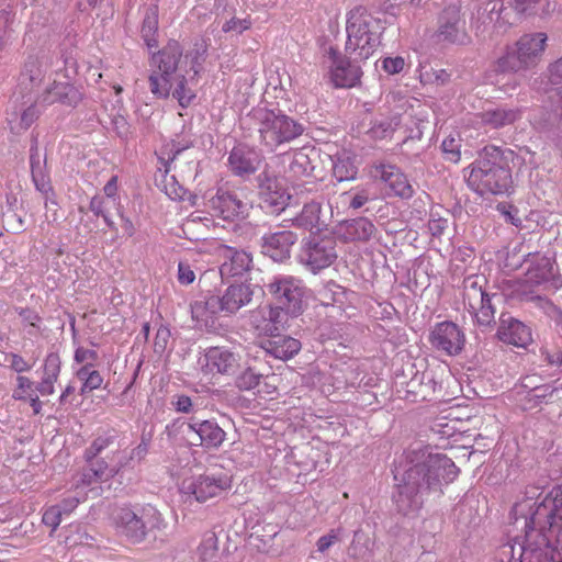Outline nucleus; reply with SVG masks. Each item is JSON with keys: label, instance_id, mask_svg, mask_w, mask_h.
Wrapping results in <instances>:
<instances>
[{"label": "nucleus", "instance_id": "nucleus-1", "mask_svg": "<svg viewBox=\"0 0 562 562\" xmlns=\"http://www.w3.org/2000/svg\"><path fill=\"white\" fill-rule=\"evenodd\" d=\"M458 474L459 468L446 454H428L405 470L393 494L396 510L404 516L417 514L426 502L439 498Z\"/></svg>", "mask_w": 562, "mask_h": 562}, {"label": "nucleus", "instance_id": "nucleus-2", "mask_svg": "<svg viewBox=\"0 0 562 562\" xmlns=\"http://www.w3.org/2000/svg\"><path fill=\"white\" fill-rule=\"evenodd\" d=\"M525 519L521 562H562V484L554 486Z\"/></svg>", "mask_w": 562, "mask_h": 562}, {"label": "nucleus", "instance_id": "nucleus-3", "mask_svg": "<svg viewBox=\"0 0 562 562\" xmlns=\"http://www.w3.org/2000/svg\"><path fill=\"white\" fill-rule=\"evenodd\" d=\"M467 183L480 195L508 192L513 179L504 151L496 146L484 147L480 158L472 164Z\"/></svg>", "mask_w": 562, "mask_h": 562}, {"label": "nucleus", "instance_id": "nucleus-4", "mask_svg": "<svg viewBox=\"0 0 562 562\" xmlns=\"http://www.w3.org/2000/svg\"><path fill=\"white\" fill-rule=\"evenodd\" d=\"M183 65L184 55L177 41H169L162 49L154 53L150 57L153 69L148 77L150 92L159 99L169 98L175 76Z\"/></svg>", "mask_w": 562, "mask_h": 562}, {"label": "nucleus", "instance_id": "nucleus-5", "mask_svg": "<svg viewBox=\"0 0 562 562\" xmlns=\"http://www.w3.org/2000/svg\"><path fill=\"white\" fill-rule=\"evenodd\" d=\"M233 475L228 472H191L181 479L179 493L186 501L204 504L227 494L233 487Z\"/></svg>", "mask_w": 562, "mask_h": 562}, {"label": "nucleus", "instance_id": "nucleus-6", "mask_svg": "<svg viewBox=\"0 0 562 562\" xmlns=\"http://www.w3.org/2000/svg\"><path fill=\"white\" fill-rule=\"evenodd\" d=\"M256 117L260 143L271 150L290 143L303 133L301 124L281 112L259 109L256 111Z\"/></svg>", "mask_w": 562, "mask_h": 562}, {"label": "nucleus", "instance_id": "nucleus-7", "mask_svg": "<svg viewBox=\"0 0 562 562\" xmlns=\"http://www.w3.org/2000/svg\"><path fill=\"white\" fill-rule=\"evenodd\" d=\"M547 35L544 33L525 34L497 60V70L502 72L519 71L535 65L544 50Z\"/></svg>", "mask_w": 562, "mask_h": 562}, {"label": "nucleus", "instance_id": "nucleus-8", "mask_svg": "<svg viewBox=\"0 0 562 562\" xmlns=\"http://www.w3.org/2000/svg\"><path fill=\"white\" fill-rule=\"evenodd\" d=\"M277 306L291 316L303 312L305 288L302 280L292 276H277L266 285Z\"/></svg>", "mask_w": 562, "mask_h": 562}, {"label": "nucleus", "instance_id": "nucleus-9", "mask_svg": "<svg viewBox=\"0 0 562 562\" xmlns=\"http://www.w3.org/2000/svg\"><path fill=\"white\" fill-rule=\"evenodd\" d=\"M435 36L438 43L464 45L469 42L467 21L458 2L447 4L439 12Z\"/></svg>", "mask_w": 562, "mask_h": 562}, {"label": "nucleus", "instance_id": "nucleus-10", "mask_svg": "<svg viewBox=\"0 0 562 562\" xmlns=\"http://www.w3.org/2000/svg\"><path fill=\"white\" fill-rule=\"evenodd\" d=\"M335 239L328 234H312L300 252V262L317 272L329 267L337 257Z\"/></svg>", "mask_w": 562, "mask_h": 562}, {"label": "nucleus", "instance_id": "nucleus-11", "mask_svg": "<svg viewBox=\"0 0 562 562\" xmlns=\"http://www.w3.org/2000/svg\"><path fill=\"white\" fill-rule=\"evenodd\" d=\"M69 60L64 57L59 52L49 49H40L35 53L29 54L26 57L21 76L27 79L31 83H41L46 75L50 71H59L61 67H66Z\"/></svg>", "mask_w": 562, "mask_h": 562}, {"label": "nucleus", "instance_id": "nucleus-12", "mask_svg": "<svg viewBox=\"0 0 562 562\" xmlns=\"http://www.w3.org/2000/svg\"><path fill=\"white\" fill-rule=\"evenodd\" d=\"M200 54L189 52L184 55V65L175 76V82L170 95L176 99L183 109L192 104L196 98L193 86L196 83V77L200 72Z\"/></svg>", "mask_w": 562, "mask_h": 562}, {"label": "nucleus", "instance_id": "nucleus-13", "mask_svg": "<svg viewBox=\"0 0 562 562\" xmlns=\"http://www.w3.org/2000/svg\"><path fill=\"white\" fill-rule=\"evenodd\" d=\"M252 295L254 291L249 284L236 283L229 285L222 296L209 297L205 302V306L210 308L213 314L217 312L233 314L249 304L252 300Z\"/></svg>", "mask_w": 562, "mask_h": 562}, {"label": "nucleus", "instance_id": "nucleus-14", "mask_svg": "<svg viewBox=\"0 0 562 562\" xmlns=\"http://www.w3.org/2000/svg\"><path fill=\"white\" fill-rule=\"evenodd\" d=\"M145 512H151V509H143L140 516L128 507L115 509L112 520L117 533L125 537L132 543L142 542L147 535V525L144 520ZM153 512L156 513L154 509Z\"/></svg>", "mask_w": 562, "mask_h": 562}, {"label": "nucleus", "instance_id": "nucleus-15", "mask_svg": "<svg viewBox=\"0 0 562 562\" xmlns=\"http://www.w3.org/2000/svg\"><path fill=\"white\" fill-rule=\"evenodd\" d=\"M191 146V143H187L183 146H179L175 142L167 144L165 150H161V156H159L160 166L158 167L159 171L164 172V179L161 180V184L165 193L171 200H182L186 194V189L176 180V177L169 176L171 170V165L176 161L178 156L187 148Z\"/></svg>", "mask_w": 562, "mask_h": 562}, {"label": "nucleus", "instance_id": "nucleus-16", "mask_svg": "<svg viewBox=\"0 0 562 562\" xmlns=\"http://www.w3.org/2000/svg\"><path fill=\"white\" fill-rule=\"evenodd\" d=\"M429 340L434 348L449 356L459 355L464 347V334L452 322H442L435 326Z\"/></svg>", "mask_w": 562, "mask_h": 562}, {"label": "nucleus", "instance_id": "nucleus-17", "mask_svg": "<svg viewBox=\"0 0 562 562\" xmlns=\"http://www.w3.org/2000/svg\"><path fill=\"white\" fill-rule=\"evenodd\" d=\"M189 442L193 447L206 450L218 449L226 439V432L214 420L193 422L188 424Z\"/></svg>", "mask_w": 562, "mask_h": 562}, {"label": "nucleus", "instance_id": "nucleus-18", "mask_svg": "<svg viewBox=\"0 0 562 562\" xmlns=\"http://www.w3.org/2000/svg\"><path fill=\"white\" fill-rule=\"evenodd\" d=\"M526 282L532 285H542L547 290H559L562 288V278L554 267L551 258L537 257L528 267Z\"/></svg>", "mask_w": 562, "mask_h": 562}, {"label": "nucleus", "instance_id": "nucleus-19", "mask_svg": "<svg viewBox=\"0 0 562 562\" xmlns=\"http://www.w3.org/2000/svg\"><path fill=\"white\" fill-rule=\"evenodd\" d=\"M239 368V357L225 347H211L203 356L202 369L205 373L231 375Z\"/></svg>", "mask_w": 562, "mask_h": 562}, {"label": "nucleus", "instance_id": "nucleus-20", "mask_svg": "<svg viewBox=\"0 0 562 562\" xmlns=\"http://www.w3.org/2000/svg\"><path fill=\"white\" fill-rule=\"evenodd\" d=\"M495 337L502 342L521 348L532 341L530 328L509 313H502L499 315V324Z\"/></svg>", "mask_w": 562, "mask_h": 562}, {"label": "nucleus", "instance_id": "nucleus-21", "mask_svg": "<svg viewBox=\"0 0 562 562\" xmlns=\"http://www.w3.org/2000/svg\"><path fill=\"white\" fill-rule=\"evenodd\" d=\"M210 206L215 216L229 222L245 218L249 210L247 203L224 191H217L215 196L210 200Z\"/></svg>", "mask_w": 562, "mask_h": 562}, {"label": "nucleus", "instance_id": "nucleus-22", "mask_svg": "<svg viewBox=\"0 0 562 562\" xmlns=\"http://www.w3.org/2000/svg\"><path fill=\"white\" fill-rule=\"evenodd\" d=\"M259 347L279 360H290L301 350L300 340L280 333L260 337Z\"/></svg>", "mask_w": 562, "mask_h": 562}, {"label": "nucleus", "instance_id": "nucleus-23", "mask_svg": "<svg viewBox=\"0 0 562 562\" xmlns=\"http://www.w3.org/2000/svg\"><path fill=\"white\" fill-rule=\"evenodd\" d=\"M296 241V235L290 231H281L266 235L262 243V252L274 261H282L290 257L291 247Z\"/></svg>", "mask_w": 562, "mask_h": 562}, {"label": "nucleus", "instance_id": "nucleus-24", "mask_svg": "<svg viewBox=\"0 0 562 562\" xmlns=\"http://www.w3.org/2000/svg\"><path fill=\"white\" fill-rule=\"evenodd\" d=\"M228 164L235 175L247 176L258 170L261 157L255 149L239 145L232 149Z\"/></svg>", "mask_w": 562, "mask_h": 562}, {"label": "nucleus", "instance_id": "nucleus-25", "mask_svg": "<svg viewBox=\"0 0 562 562\" xmlns=\"http://www.w3.org/2000/svg\"><path fill=\"white\" fill-rule=\"evenodd\" d=\"M364 9L362 7L356 8L353 10V16L359 14L361 18L358 30L353 37L356 41L353 42V53L357 54L355 59H367L370 55H372L376 42L375 34L369 31V20L364 16Z\"/></svg>", "mask_w": 562, "mask_h": 562}, {"label": "nucleus", "instance_id": "nucleus-26", "mask_svg": "<svg viewBox=\"0 0 562 562\" xmlns=\"http://www.w3.org/2000/svg\"><path fill=\"white\" fill-rule=\"evenodd\" d=\"M522 116V109L518 106H508L499 104L495 108L487 109L481 113V121L491 128H503L513 125Z\"/></svg>", "mask_w": 562, "mask_h": 562}, {"label": "nucleus", "instance_id": "nucleus-27", "mask_svg": "<svg viewBox=\"0 0 562 562\" xmlns=\"http://www.w3.org/2000/svg\"><path fill=\"white\" fill-rule=\"evenodd\" d=\"M81 100L79 90L69 82H54L44 91L41 102L44 105H50L56 102L75 106Z\"/></svg>", "mask_w": 562, "mask_h": 562}, {"label": "nucleus", "instance_id": "nucleus-28", "mask_svg": "<svg viewBox=\"0 0 562 562\" xmlns=\"http://www.w3.org/2000/svg\"><path fill=\"white\" fill-rule=\"evenodd\" d=\"M437 382L431 371L416 373L407 382V396L413 402L432 401L436 394Z\"/></svg>", "mask_w": 562, "mask_h": 562}, {"label": "nucleus", "instance_id": "nucleus-29", "mask_svg": "<svg viewBox=\"0 0 562 562\" xmlns=\"http://www.w3.org/2000/svg\"><path fill=\"white\" fill-rule=\"evenodd\" d=\"M257 314L260 319H255L256 328L260 331L261 337L271 336L279 333L280 328L286 323V313L283 308L273 305L259 307Z\"/></svg>", "mask_w": 562, "mask_h": 562}, {"label": "nucleus", "instance_id": "nucleus-30", "mask_svg": "<svg viewBox=\"0 0 562 562\" xmlns=\"http://www.w3.org/2000/svg\"><path fill=\"white\" fill-rule=\"evenodd\" d=\"M381 179L389 186L393 194L402 199H409L414 194L413 187L407 177L395 166L381 164L378 167Z\"/></svg>", "mask_w": 562, "mask_h": 562}, {"label": "nucleus", "instance_id": "nucleus-31", "mask_svg": "<svg viewBox=\"0 0 562 562\" xmlns=\"http://www.w3.org/2000/svg\"><path fill=\"white\" fill-rule=\"evenodd\" d=\"M502 301V295L498 293L487 294L477 301V305H473L474 308H468L469 312L474 316L475 324L482 329V331L490 330L494 327L496 303Z\"/></svg>", "mask_w": 562, "mask_h": 562}, {"label": "nucleus", "instance_id": "nucleus-32", "mask_svg": "<svg viewBox=\"0 0 562 562\" xmlns=\"http://www.w3.org/2000/svg\"><path fill=\"white\" fill-rule=\"evenodd\" d=\"M526 380H524L520 390L516 392V396L522 411H531L552 396L554 390L548 384L531 386Z\"/></svg>", "mask_w": 562, "mask_h": 562}, {"label": "nucleus", "instance_id": "nucleus-33", "mask_svg": "<svg viewBox=\"0 0 562 562\" xmlns=\"http://www.w3.org/2000/svg\"><path fill=\"white\" fill-rule=\"evenodd\" d=\"M225 261L221 266V274L226 277H237L247 272L252 263L251 256L232 247L224 249Z\"/></svg>", "mask_w": 562, "mask_h": 562}, {"label": "nucleus", "instance_id": "nucleus-34", "mask_svg": "<svg viewBox=\"0 0 562 562\" xmlns=\"http://www.w3.org/2000/svg\"><path fill=\"white\" fill-rule=\"evenodd\" d=\"M117 459L116 462L110 464L102 458L97 457L90 461H86L88 468L92 470L91 475H95L100 482H106L114 477L123 467L126 465V457L120 450L112 451V461Z\"/></svg>", "mask_w": 562, "mask_h": 562}, {"label": "nucleus", "instance_id": "nucleus-35", "mask_svg": "<svg viewBox=\"0 0 562 562\" xmlns=\"http://www.w3.org/2000/svg\"><path fill=\"white\" fill-rule=\"evenodd\" d=\"M260 195L265 207L272 213H279L284 210L290 199V194L277 181L272 180H268L261 187Z\"/></svg>", "mask_w": 562, "mask_h": 562}, {"label": "nucleus", "instance_id": "nucleus-36", "mask_svg": "<svg viewBox=\"0 0 562 562\" xmlns=\"http://www.w3.org/2000/svg\"><path fill=\"white\" fill-rule=\"evenodd\" d=\"M329 56L333 60L330 79L334 86L336 88L351 87L350 60L347 57L339 56L334 48L329 49Z\"/></svg>", "mask_w": 562, "mask_h": 562}, {"label": "nucleus", "instance_id": "nucleus-37", "mask_svg": "<svg viewBox=\"0 0 562 562\" xmlns=\"http://www.w3.org/2000/svg\"><path fill=\"white\" fill-rule=\"evenodd\" d=\"M486 279L483 276L473 274L464 279L463 281V299L468 304V308H474L473 305H477V301L488 293L484 290Z\"/></svg>", "mask_w": 562, "mask_h": 562}, {"label": "nucleus", "instance_id": "nucleus-38", "mask_svg": "<svg viewBox=\"0 0 562 562\" xmlns=\"http://www.w3.org/2000/svg\"><path fill=\"white\" fill-rule=\"evenodd\" d=\"M158 5L154 4L148 9L142 24V37L148 48L158 47Z\"/></svg>", "mask_w": 562, "mask_h": 562}, {"label": "nucleus", "instance_id": "nucleus-39", "mask_svg": "<svg viewBox=\"0 0 562 562\" xmlns=\"http://www.w3.org/2000/svg\"><path fill=\"white\" fill-rule=\"evenodd\" d=\"M376 382V376L363 375L358 382L357 390L353 391V405L364 408L376 404V394L369 390L375 386Z\"/></svg>", "mask_w": 562, "mask_h": 562}, {"label": "nucleus", "instance_id": "nucleus-40", "mask_svg": "<svg viewBox=\"0 0 562 562\" xmlns=\"http://www.w3.org/2000/svg\"><path fill=\"white\" fill-rule=\"evenodd\" d=\"M321 205L312 202L303 206L301 213L295 217L294 224L297 227L313 232L314 228L319 231Z\"/></svg>", "mask_w": 562, "mask_h": 562}, {"label": "nucleus", "instance_id": "nucleus-41", "mask_svg": "<svg viewBox=\"0 0 562 562\" xmlns=\"http://www.w3.org/2000/svg\"><path fill=\"white\" fill-rule=\"evenodd\" d=\"M313 160L310 153L305 148L294 151L293 159L290 164V170L296 177H310L314 172Z\"/></svg>", "mask_w": 562, "mask_h": 562}, {"label": "nucleus", "instance_id": "nucleus-42", "mask_svg": "<svg viewBox=\"0 0 562 562\" xmlns=\"http://www.w3.org/2000/svg\"><path fill=\"white\" fill-rule=\"evenodd\" d=\"M77 378L82 381L81 394H86L99 389L103 383L101 373L91 368V366H82L77 372Z\"/></svg>", "mask_w": 562, "mask_h": 562}, {"label": "nucleus", "instance_id": "nucleus-43", "mask_svg": "<svg viewBox=\"0 0 562 562\" xmlns=\"http://www.w3.org/2000/svg\"><path fill=\"white\" fill-rule=\"evenodd\" d=\"M218 551V540L213 531H207L203 535L202 540L198 547L200 560L204 562L213 561Z\"/></svg>", "mask_w": 562, "mask_h": 562}, {"label": "nucleus", "instance_id": "nucleus-44", "mask_svg": "<svg viewBox=\"0 0 562 562\" xmlns=\"http://www.w3.org/2000/svg\"><path fill=\"white\" fill-rule=\"evenodd\" d=\"M15 311L20 316L23 326L30 327L27 330L29 335L32 336L42 331L43 319L35 310L30 307H18Z\"/></svg>", "mask_w": 562, "mask_h": 562}, {"label": "nucleus", "instance_id": "nucleus-45", "mask_svg": "<svg viewBox=\"0 0 562 562\" xmlns=\"http://www.w3.org/2000/svg\"><path fill=\"white\" fill-rule=\"evenodd\" d=\"M252 27V19L248 14L245 18H238L233 15L226 20L222 25V31L226 34L241 35L244 32L249 31Z\"/></svg>", "mask_w": 562, "mask_h": 562}, {"label": "nucleus", "instance_id": "nucleus-46", "mask_svg": "<svg viewBox=\"0 0 562 562\" xmlns=\"http://www.w3.org/2000/svg\"><path fill=\"white\" fill-rule=\"evenodd\" d=\"M540 358L547 366L560 368L562 366V348L554 342H546L540 348Z\"/></svg>", "mask_w": 562, "mask_h": 562}, {"label": "nucleus", "instance_id": "nucleus-47", "mask_svg": "<svg viewBox=\"0 0 562 562\" xmlns=\"http://www.w3.org/2000/svg\"><path fill=\"white\" fill-rule=\"evenodd\" d=\"M114 442L113 437L111 436H100L97 437L91 445L85 450L83 459L85 461H90L101 456L102 452L110 448Z\"/></svg>", "mask_w": 562, "mask_h": 562}, {"label": "nucleus", "instance_id": "nucleus-48", "mask_svg": "<svg viewBox=\"0 0 562 562\" xmlns=\"http://www.w3.org/2000/svg\"><path fill=\"white\" fill-rule=\"evenodd\" d=\"M93 472L88 467L72 476L71 487L77 492L87 495V488L92 484L100 483Z\"/></svg>", "mask_w": 562, "mask_h": 562}, {"label": "nucleus", "instance_id": "nucleus-49", "mask_svg": "<svg viewBox=\"0 0 562 562\" xmlns=\"http://www.w3.org/2000/svg\"><path fill=\"white\" fill-rule=\"evenodd\" d=\"M36 394L34 382L27 376L19 375L16 378V387L13 391V398L19 401H27Z\"/></svg>", "mask_w": 562, "mask_h": 562}, {"label": "nucleus", "instance_id": "nucleus-50", "mask_svg": "<svg viewBox=\"0 0 562 562\" xmlns=\"http://www.w3.org/2000/svg\"><path fill=\"white\" fill-rule=\"evenodd\" d=\"M374 232L375 227L369 218H353V240H369Z\"/></svg>", "mask_w": 562, "mask_h": 562}, {"label": "nucleus", "instance_id": "nucleus-51", "mask_svg": "<svg viewBox=\"0 0 562 562\" xmlns=\"http://www.w3.org/2000/svg\"><path fill=\"white\" fill-rule=\"evenodd\" d=\"M261 374L256 373L251 368H247L236 378V386L243 391H250L260 384Z\"/></svg>", "mask_w": 562, "mask_h": 562}, {"label": "nucleus", "instance_id": "nucleus-52", "mask_svg": "<svg viewBox=\"0 0 562 562\" xmlns=\"http://www.w3.org/2000/svg\"><path fill=\"white\" fill-rule=\"evenodd\" d=\"M460 139L448 137L446 138L441 144V149L443 154V158L447 161L457 164L461 159V151H460Z\"/></svg>", "mask_w": 562, "mask_h": 562}, {"label": "nucleus", "instance_id": "nucleus-53", "mask_svg": "<svg viewBox=\"0 0 562 562\" xmlns=\"http://www.w3.org/2000/svg\"><path fill=\"white\" fill-rule=\"evenodd\" d=\"M547 3V0H514V9L520 14L535 15Z\"/></svg>", "mask_w": 562, "mask_h": 562}, {"label": "nucleus", "instance_id": "nucleus-54", "mask_svg": "<svg viewBox=\"0 0 562 562\" xmlns=\"http://www.w3.org/2000/svg\"><path fill=\"white\" fill-rule=\"evenodd\" d=\"M63 510L60 505H53L47 507L42 517V521L45 526L52 529V532L57 529L61 522Z\"/></svg>", "mask_w": 562, "mask_h": 562}, {"label": "nucleus", "instance_id": "nucleus-55", "mask_svg": "<svg viewBox=\"0 0 562 562\" xmlns=\"http://www.w3.org/2000/svg\"><path fill=\"white\" fill-rule=\"evenodd\" d=\"M87 499V495H83L81 492L75 491L71 487L68 496H66L58 505L61 506L63 515L71 514L79 503Z\"/></svg>", "mask_w": 562, "mask_h": 562}, {"label": "nucleus", "instance_id": "nucleus-56", "mask_svg": "<svg viewBox=\"0 0 562 562\" xmlns=\"http://www.w3.org/2000/svg\"><path fill=\"white\" fill-rule=\"evenodd\" d=\"M281 381V376L276 373L267 375L263 380L262 385L259 389V394H261L263 397L273 398L274 395L278 393V389Z\"/></svg>", "mask_w": 562, "mask_h": 562}, {"label": "nucleus", "instance_id": "nucleus-57", "mask_svg": "<svg viewBox=\"0 0 562 562\" xmlns=\"http://www.w3.org/2000/svg\"><path fill=\"white\" fill-rule=\"evenodd\" d=\"M330 205L333 211L336 210L338 216L344 215L351 207V196L347 192H341L338 195H334Z\"/></svg>", "mask_w": 562, "mask_h": 562}, {"label": "nucleus", "instance_id": "nucleus-58", "mask_svg": "<svg viewBox=\"0 0 562 562\" xmlns=\"http://www.w3.org/2000/svg\"><path fill=\"white\" fill-rule=\"evenodd\" d=\"M97 359L98 353L95 350L79 347L75 351V361L82 366H91L93 368Z\"/></svg>", "mask_w": 562, "mask_h": 562}, {"label": "nucleus", "instance_id": "nucleus-59", "mask_svg": "<svg viewBox=\"0 0 562 562\" xmlns=\"http://www.w3.org/2000/svg\"><path fill=\"white\" fill-rule=\"evenodd\" d=\"M405 66V59L401 56L385 57L382 60V68L389 75L400 74Z\"/></svg>", "mask_w": 562, "mask_h": 562}, {"label": "nucleus", "instance_id": "nucleus-60", "mask_svg": "<svg viewBox=\"0 0 562 562\" xmlns=\"http://www.w3.org/2000/svg\"><path fill=\"white\" fill-rule=\"evenodd\" d=\"M449 221L443 217H436V215L431 212L430 220L428 222V229L434 237H440L443 235L445 231L448 228Z\"/></svg>", "mask_w": 562, "mask_h": 562}, {"label": "nucleus", "instance_id": "nucleus-61", "mask_svg": "<svg viewBox=\"0 0 562 562\" xmlns=\"http://www.w3.org/2000/svg\"><path fill=\"white\" fill-rule=\"evenodd\" d=\"M389 123H380L378 125H373L367 128L364 122L359 123L358 131L359 133H366L371 136V138H383L385 133L389 131Z\"/></svg>", "mask_w": 562, "mask_h": 562}, {"label": "nucleus", "instance_id": "nucleus-62", "mask_svg": "<svg viewBox=\"0 0 562 562\" xmlns=\"http://www.w3.org/2000/svg\"><path fill=\"white\" fill-rule=\"evenodd\" d=\"M195 280V272L188 262L180 261L178 265V281L182 285H189Z\"/></svg>", "mask_w": 562, "mask_h": 562}, {"label": "nucleus", "instance_id": "nucleus-63", "mask_svg": "<svg viewBox=\"0 0 562 562\" xmlns=\"http://www.w3.org/2000/svg\"><path fill=\"white\" fill-rule=\"evenodd\" d=\"M33 181L35 183V187L38 191L42 193L48 195L49 193H53V187L50 184L49 178L43 173L42 171H32Z\"/></svg>", "mask_w": 562, "mask_h": 562}, {"label": "nucleus", "instance_id": "nucleus-64", "mask_svg": "<svg viewBox=\"0 0 562 562\" xmlns=\"http://www.w3.org/2000/svg\"><path fill=\"white\" fill-rule=\"evenodd\" d=\"M60 358L56 353H49L45 358L43 372L45 374H53L59 376L60 373Z\"/></svg>", "mask_w": 562, "mask_h": 562}]
</instances>
